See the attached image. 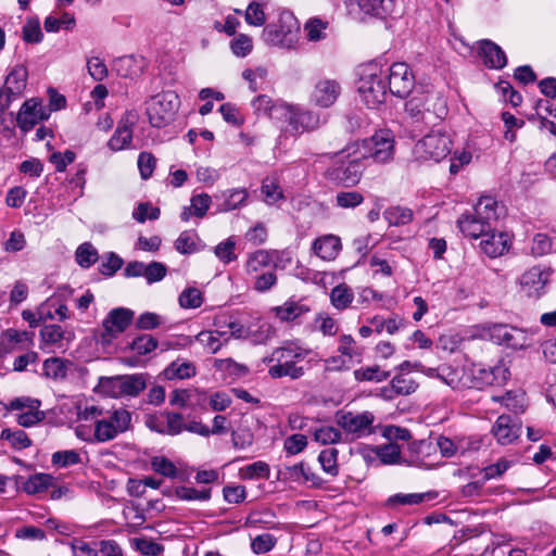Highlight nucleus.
I'll use <instances>...</instances> for the list:
<instances>
[{
	"label": "nucleus",
	"mask_w": 556,
	"mask_h": 556,
	"mask_svg": "<svg viewBox=\"0 0 556 556\" xmlns=\"http://www.w3.org/2000/svg\"><path fill=\"white\" fill-rule=\"evenodd\" d=\"M364 202L359 191H340L336 195V205L341 208H355Z\"/></svg>",
	"instance_id": "nucleus-48"
},
{
	"label": "nucleus",
	"mask_w": 556,
	"mask_h": 556,
	"mask_svg": "<svg viewBox=\"0 0 556 556\" xmlns=\"http://www.w3.org/2000/svg\"><path fill=\"white\" fill-rule=\"evenodd\" d=\"M285 253L278 250H257L251 253L248 257L245 269L249 274H255L265 267L269 266V264L274 261V256L277 258L279 255H283Z\"/></svg>",
	"instance_id": "nucleus-29"
},
{
	"label": "nucleus",
	"mask_w": 556,
	"mask_h": 556,
	"mask_svg": "<svg viewBox=\"0 0 556 556\" xmlns=\"http://www.w3.org/2000/svg\"><path fill=\"white\" fill-rule=\"evenodd\" d=\"M151 467L155 472H157L166 478L174 479L178 475V470H177L175 464L164 456L153 457L151 459Z\"/></svg>",
	"instance_id": "nucleus-50"
},
{
	"label": "nucleus",
	"mask_w": 556,
	"mask_h": 556,
	"mask_svg": "<svg viewBox=\"0 0 556 556\" xmlns=\"http://www.w3.org/2000/svg\"><path fill=\"white\" fill-rule=\"evenodd\" d=\"M338 450L334 447L323 450L318 455L324 471L332 477L338 475Z\"/></svg>",
	"instance_id": "nucleus-45"
},
{
	"label": "nucleus",
	"mask_w": 556,
	"mask_h": 556,
	"mask_svg": "<svg viewBox=\"0 0 556 556\" xmlns=\"http://www.w3.org/2000/svg\"><path fill=\"white\" fill-rule=\"evenodd\" d=\"M252 106L258 114L263 113L273 119H280L282 115V108H286V104L274 103L268 96L261 94L253 100Z\"/></svg>",
	"instance_id": "nucleus-32"
},
{
	"label": "nucleus",
	"mask_w": 556,
	"mask_h": 556,
	"mask_svg": "<svg viewBox=\"0 0 556 556\" xmlns=\"http://www.w3.org/2000/svg\"><path fill=\"white\" fill-rule=\"evenodd\" d=\"M0 438L7 440L16 450H23L31 445V440L28 438L27 433L21 429H3Z\"/></svg>",
	"instance_id": "nucleus-43"
},
{
	"label": "nucleus",
	"mask_w": 556,
	"mask_h": 556,
	"mask_svg": "<svg viewBox=\"0 0 556 556\" xmlns=\"http://www.w3.org/2000/svg\"><path fill=\"white\" fill-rule=\"evenodd\" d=\"M498 210L500 205L492 197H481L473 206V213L491 227L492 223L496 222L500 216Z\"/></svg>",
	"instance_id": "nucleus-30"
},
{
	"label": "nucleus",
	"mask_w": 556,
	"mask_h": 556,
	"mask_svg": "<svg viewBox=\"0 0 556 556\" xmlns=\"http://www.w3.org/2000/svg\"><path fill=\"white\" fill-rule=\"evenodd\" d=\"M84 419H93V440L104 443L114 440L131 427V413L123 407L103 410L91 405L81 413Z\"/></svg>",
	"instance_id": "nucleus-1"
},
{
	"label": "nucleus",
	"mask_w": 556,
	"mask_h": 556,
	"mask_svg": "<svg viewBox=\"0 0 556 556\" xmlns=\"http://www.w3.org/2000/svg\"><path fill=\"white\" fill-rule=\"evenodd\" d=\"M43 38L38 20H28L23 26V39L28 43H39Z\"/></svg>",
	"instance_id": "nucleus-62"
},
{
	"label": "nucleus",
	"mask_w": 556,
	"mask_h": 556,
	"mask_svg": "<svg viewBox=\"0 0 556 556\" xmlns=\"http://www.w3.org/2000/svg\"><path fill=\"white\" fill-rule=\"evenodd\" d=\"M552 270L548 267L533 266L519 278L521 291L529 298L539 299L546 293Z\"/></svg>",
	"instance_id": "nucleus-11"
},
{
	"label": "nucleus",
	"mask_w": 556,
	"mask_h": 556,
	"mask_svg": "<svg viewBox=\"0 0 556 556\" xmlns=\"http://www.w3.org/2000/svg\"><path fill=\"white\" fill-rule=\"evenodd\" d=\"M197 233L193 231H182L175 241L176 250L181 254H191L197 251Z\"/></svg>",
	"instance_id": "nucleus-52"
},
{
	"label": "nucleus",
	"mask_w": 556,
	"mask_h": 556,
	"mask_svg": "<svg viewBox=\"0 0 556 556\" xmlns=\"http://www.w3.org/2000/svg\"><path fill=\"white\" fill-rule=\"evenodd\" d=\"M387 80L390 92L399 98L407 97L415 86V76L404 62H396L390 66Z\"/></svg>",
	"instance_id": "nucleus-10"
},
{
	"label": "nucleus",
	"mask_w": 556,
	"mask_h": 556,
	"mask_svg": "<svg viewBox=\"0 0 556 556\" xmlns=\"http://www.w3.org/2000/svg\"><path fill=\"white\" fill-rule=\"evenodd\" d=\"M40 337L43 349H50L51 352L65 351L73 333L63 329L60 325H46L40 330Z\"/></svg>",
	"instance_id": "nucleus-20"
},
{
	"label": "nucleus",
	"mask_w": 556,
	"mask_h": 556,
	"mask_svg": "<svg viewBox=\"0 0 556 556\" xmlns=\"http://www.w3.org/2000/svg\"><path fill=\"white\" fill-rule=\"evenodd\" d=\"M338 353L348 357L349 361H353V358H359L362 356V351L358 350L356 345V341L350 334H342L339 338Z\"/></svg>",
	"instance_id": "nucleus-51"
},
{
	"label": "nucleus",
	"mask_w": 556,
	"mask_h": 556,
	"mask_svg": "<svg viewBox=\"0 0 556 556\" xmlns=\"http://www.w3.org/2000/svg\"><path fill=\"white\" fill-rule=\"evenodd\" d=\"M337 425L344 431L350 441L369 437L376 433V416L369 410L365 412H338Z\"/></svg>",
	"instance_id": "nucleus-6"
},
{
	"label": "nucleus",
	"mask_w": 556,
	"mask_h": 556,
	"mask_svg": "<svg viewBox=\"0 0 556 556\" xmlns=\"http://www.w3.org/2000/svg\"><path fill=\"white\" fill-rule=\"evenodd\" d=\"M492 433L500 444L508 445L519 438L521 424L515 421L509 415L503 414L497 417Z\"/></svg>",
	"instance_id": "nucleus-21"
},
{
	"label": "nucleus",
	"mask_w": 556,
	"mask_h": 556,
	"mask_svg": "<svg viewBox=\"0 0 556 556\" xmlns=\"http://www.w3.org/2000/svg\"><path fill=\"white\" fill-rule=\"evenodd\" d=\"M496 336L505 343L507 346L517 349L522 348L523 343L519 341V337H522L523 333L521 330L517 328H509L507 326H498L495 328Z\"/></svg>",
	"instance_id": "nucleus-44"
},
{
	"label": "nucleus",
	"mask_w": 556,
	"mask_h": 556,
	"mask_svg": "<svg viewBox=\"0 0 556 556\" xmlns=\"http://www.w3.org/2000/svg\"><path fill=\"white\" fill-rule=\"evenodd\" d=\"M480 52L483 56V63L490 68L501 70L507 64L505 52L491 40L481 41Z\"/></svg>",
	"instance_id": "nucleus-24"
},
{
	"label": "nucleus",
	"mask_w": 556,
	"mask_h": 556,
	"mask_svg": "<svg viewBox=\"0 0 556 556\" xmlns=\"http://www.w3.org/2000/svg\"><path fill=\"white\" fill-rule=\"evenodd\" d=\"M314 441L329 445L342 441V432L333 426H320L311 430Z\"/></svg>",
	"instance_id": "nucleus-35"
},
{
	"label": "nucleus",
	"mask_w": 556,
	"mask_h": 556,
	"mask_svg": "<svg viewBox=\"0 0 556 556\" xmlns=\"http://www.w3.org/2000/svg\"><path fill=\"white\" fill-rule=\"evenodd\" d=\"M26 80L27 70L23 65L14 66L8 74L3 88L8 91V94H10L11 101L13 97L22 94L26 88Z\"/></svg>",
	"instance_id": "nucleus-27"
},
{
	"label": "nucleus",
	"mask_w": 556,
	"mask_h": 556,
	"mask_svg": "<svg viewBox=\"0 0 556 556\" xmlns=\"http://www.w3.org/2000/svg\"><path fill=\"white\" fill-rule=\"evenodd\" d=\"M249 337L254 344H263L274 336V329L267 321L251 323L249 325Z\"/></svg>",
	"instance_id": "nucleus-39"
},
{
	"label": "nucleus",
	"mask_w": 556,
	"mask_h": 556,
	"mask_svg": "<svg viewBox=\"0 0 556 556\" xmlns=\"http://www.w3.org/2000/svg\"><path fill=\"white\" fill-rule=\"evenodd\" d=\"M54 477L49 473H35L30 476L24 483L23 490L30 495L39 494L53 486Z\"/></svg>",
	"instance_id": "nucleus-31"
},
{
	"label": "nucleus",
	"mask_w": 556,
	"mask_h": 556,
	"mask_svg": "<svg viewBox=\"0 0 556 556\" xmlns=\"http://www.w3.org/2000/svg\"><path fill=\"white\" fill-rule=\"evenodd\" d=\"M452 148V140L446 134L431 132L419 140L414 147L416 159L421 161L440 162L445 159Z\"/></svg>",
	"instance_id": "nucleus-9"
},
{
	"label": "nucleus",
	"mask_w": 556,
	"mask_h": 556,
	"mask_svg": "<svg viewBox=\"0 0 556 556\" xmlns=\"http://www.w3.org/2000/svg\"><path fill=\"white\" fill-rule=\"evenodd\" d=\"M156 348L157 341L150 334H141L130 343V349L138 355H146Z\"/></svg>",
	"instance_id": "nucleus-55"
},
{
	"label": "nucleus",
	"mask_w": 556,
	"mask_h": 556,
	"mask_svg": "<svg viewBox=\"0 0 556 556\" xmlns=\"http://www.w3.org/2000/svg\"><path fill=\"white\" fill-rule=\"evenodd\" d=\"M264 8L265 7L263 5L250 2L244 12L245 22L251 26H263L266 23V14L264 12Z\"/></svg>",
	"instance_id": "nucleus-56"
},
{
	"label": "nucleus",
	"mask_w": 556,
	"mask_h": 556,
	"mask_svg": "<svg viewBox=\"0 0 556 556\" xmlns=\"http://www.w3.org/2000/svg\"><path fill=\"white\" fill-rule=\"evenodd\" d=\"M195 366L189 361H174L165 369L164 375L167 379H188L195 375Z\"/></svg>",
	"instance_id": "nucleus-33"
},
{
	"label": "nucleus",
	"mask_w": 556,
	"mask_h": 556,
	"mask_svg": "<svg viewBox=\"0 0 556 556\" xmlns=\"http://www.w3.org/2000/svg\"><path fill=\"white\" fill-rule=\"evenodd\" d=\"M316 255L325 261L334 260L341 250V240L334 235H327L316 239L313 243Z\"/></svg>",
	"instance_id": "nucleus-25"
},
{
	"label": "nucleus",
	"mask_w": 556,
	"mask_h": 556,
	"mask_svg": "<svg viewBox=\"0 0 556 556\" xmlns=\"http://www.w3.org/2000/svg\"><path fill=\"white\" fill-rule=\"evenodd\" d=\"M390 386L395 395H409L418 388V383L414 379L404 376H395Z\"/></svg>",
	"instance_id": "nucleus-46"
},
{
	"label": "nucleus",
	"mask_w": 556,
	"mask_h": 556,
	"mask_svg": "<svg viewBox=\"0 0 556 556\" xmlns=\"http://www.w3.org/2000/svg\"><path fill=\"white\" fill-rule=\"evenodd\" d=\"M309 311V306H307L302 301L292 300H289L282 305L274 308L276 317L286 323L294 321L303 315L307 314Z\"/></svg>",
	"instance_id": "nucleus-28"
},
{
	"label": "nucleus",
	"mask_w": 556,
	"mask_h": 556,
	"mask_svg": "<svg viewBox=\"0 0 556 556\" xmlns=\"http://www.w3.org/2000/svg\"><path fill=\"white\" fill-rule=\"evenodd\" d=\"M434 498V495L430 492L427 493H409V494H394L388 498L389 506L396 505H417L425 501Z\"/></svg>",
	"instance_id": "nucleus-41"
},
{
	"label": "nucleus",
	"mask_w": 556,
	"mask_h": 556,
	"mask_svg": "<svg viewBox=\"0 0 556 556\" xmlns=\"http://www.w3.org/2000/svg\"><path fill=\"white\" fill-rule=\"evenodd\" d=\"M376 454L383 464H396L401 456V448L397 444L389 443L377 447Z\"/></svg>",
	"instance_id": "nucleus-59"
},
{
	"label": "nucleus",
	"mask_w": 556,
	"mask_h": 556,
	"mask_svg": "<svg viewBox=\"0 0 556 556\" xmlns=\"http://www.w3.org/2000/svg\"><path fill=\"white\" fill-rule=\"evenodd\" d=\"M493 401L502 403L515 414H521L526 409V396L521 391H507L503 396H493Z\"/></svg>",
	"instance_id": "nucleus-34"
},
{
	"label": "nucleus",
	"mask_w": 556,
	"mask_h": 556,
	"mask_svg": "<svg viewBox=\"0 0 556 556\" xmlns=\"http://www.w3.org/2000/svg\"><path fill=\"white\" fill-rule=\"evenodd\" d=\"M132 543L137 551L147 556H157L164 551L163 545L144 536L135 538Z\"/></svg>",
	"instance_id": "nucleus-53"
},
{
	"label": "nucleus",
	"mask_w": 556,
	"mask_h": 556,
	"mask_svg": "<svg viewBox=\"0 0 556 556\" xmlns=\"http://www.w3.org/2000/svg\"><path fill=\"white\" fill-rule=\"evenodd\" d=\"M135 123L136 114L132 112H126L123 118L118 122L113 136L108 141V147L110 150L117 152L131 148L132 127Z\"/></svg>",
	"instance_id": "nucleus-19"
},
{
	"label": "nucleus",
	"mask_w": 556,
	"mask_h": 556,
	"mask_svg": "<svg viewBox=\"0 0 556 556\" xmlns=\"http://www.w3.org/2000/svg\"><path fill=\"white\" fill-rule=\"evenodd\" d=\"M357 90L369 109L378 108L387 98V74L374 65L366 67L358 79Z\"/></svg>",
	"instance_id": "nucleus-4"
},
{
	"label": "nucleus",
	"mask_w": 556,
	"mask_h": 556,
	"mask_svg": "<svg viewBox=\"0 0 556 556\" xmlns=\"http://www.w3.org/2000/svg\"><path fill=\"white\" fill-rule=\"evenodd\" d=\"M156 166V159L150 152H141L138 156V168L142 179H149Z\"/></svg>",
	"instance_id": "nucleus-63"
},
{
	"label": "nucleus",
	"mask_w": 556,
	"mask_h": 556,
	"mask_svg": "<svg viewBox=\"0 0 556 556\" xmlns=\"http://www.w3.org/2000/svg\"><path fill=\"white\" fill-rule=\"evenodd\" d=\"M103 391L112 397L137 396L147 387L144 374L105 377L100 381Z\"/></svg>",
	"instance_id": "nucleus-8"
},
{
	"label": "nucleus",
	"mask_w": 556,
	"mask_h": 556,
	"mask_svg": "<svg viewBox=\"0 0 556 556\" xmlns=\"http://www.w3.org/2000/svg\"><path fill=\"white\" fill-rule=\"evenodd\" d=\"M178 301L182 308H198L203 303V295L199 289L190 287L180 293Z\"/></svg>",
	"instance_id": "nucleus-49"
},
{
	"label": "nucleus",
	"mask_w": 556,
	"mask_h": 556,
	"mask_svg": "<svg viewBox=\"0 0 556 556\" xmlns=\"http://www.w3.org/2000/svg\"><path fill=\"white\" fill-rule=\"evenodd\" d=\"M253 48L252 39L245 34H240L235 37L230 42V49L237 56H247Z\"/></svg>",
	"instance_id": "nucleus-60"
},
{
	"label": "nucleus",
	"mask_w": 556,
	"mask_h": 556,
	"mask_svg": "<svg viewBox=\"0 0 556 556\" xmlns=\"http://www.w3.org/2000/svg\"><path fill=\"white\" fill-rule=\"evenodd\" d=\"M440 380L454 390L471 388V381L465 376L463 367H453L447 364L440 365Z\"/></svg>",
	"instance_id": "nucleus-23"
},
{
	"label": "nucleus",
	"mask_w": 556,
	"mask_h": 556,
	"mask_svg": "<svg viewBox=\"0 0 556 556\" xmlns=\"http://www.w3.org/2000/svg\"><path fill=\"white\" fill-rule=\"evenodd\" d=\"M341 85L336 79H319L311 93V101L319 108H330L341 94Z\"/></svg>",
	"instance_id": "nucleus-18"
},
{
	"label": "nucleus",
	"mask_w": 556,
	"mask_h": 556,
	"mask_svg": "<svg viewBox=\"0 0 556 556\" xmlns=\"http://www.w3.org/2000/svg\"><path fill=\"white\" fill-rule=\"evenodd\" d=\"M261 192L267 204H275L283 199V193L278 184L273 179H265L262 184Z\"/></svg>",
	"instance_id": "nucleus-57"
},
{
	"label": "nucleus",
	"mask_w": 556,
	"mask_h": 556,
	"mask_svg": "<svg viewBox=\"0 0 556 556\" xmlns=\"http://www.w3.org/2000/svg\"><path fill=\"white\" fill-rule=\"evenodd\" d=\"M51 460L53 465L64 468L80 463V456L74 450L59 451L52 455Z\"/></svg>",
	"instance_id": "nucleus-64"
},
{
	"label": "nucleus",
	"mask_w": 556,
	"mask_h": 556,
	"mask_svg": "<svg viewBox=\"0 0 556 556\" xmlns=\"http://www.w3.org/2000/svg\"><path fill=\"white\" fill-rule=\"evenodd\" d=\"M509 376V369L503 363L489 367H478L472 371L475 383L471 384V388L502 386L508 380Z\"/></svg>",
	"instance_id": "nucleus-17"
},
{
	"label": "nucleus",
	"mask_w": 556,
	"mask_h": 556,
	"mask_svg": "<svg viewBox=\"0 0 556 556\" xmlns=\"http://www.w3.org/2000/svg\"><path fill=\"white\" fill-rule=\"evenodd\" d=\"M482 251L490 257H497L507 251V235L504 232L488 231L480 242Z\"/></svg>",
	"instance_id": "nucleus-26"
},
{
	"label": "nucleus",
	"mask_w": 556,
	"mask_h": 556,
	"mask_svg": "<svg viewBox=\"0 0 556 556\" xmlns=\"http://www.w3.org/2000/svg\"><path fill=\"white\" fill-rule=\"evenodd\" d=\"M394 136L388 129L376 131L370 138L355 144L354 154L363 160L371 159L376 163H388L394 156Z\"/></svg>",
	"instance_id": "nucleus-5"
},
{
	"label": "nucleus",
	"mask_w": 556,
	"mask_h": 556,
	"mask_svg": "<svg viewBox=\"0 0 556 556\" xmlns=\"http://www.w3.org/2000/svg\"><path fill=\"white\" fill-rule=\"evenodd\" d=\"M134 311L125 307L111 309L102 323V342L110 343L113 338L124 332L134 319Z\"/></svg>",
	"instance_id": "nucleus-15"
},
{
	"label": "nucleus",
	"mask_w": 556,
	"mask_h": 556,
	"mask_svg": "<svg viewBox=\"0 0 556 556\" xmlns=\"http://www.w3.org/2000/svg\"><path fill=\"white\" fill-rule=\"evenodd\" d=\"M220 334L222 333L218 331H201L195 337V340L210 353H216L222 348V343L218 338Z\"/></svg>",
	"instance_id": "nucleus-61"
},
{
	"label": "nucleus",
	"mask_w": 556,
	"mask_h": 556,
	"mask_svg": "<svg viewBox=\"0 0 556 556\" xmlns=\"http://www.w3.org/2000/svg\"><path fill=\"white\" fill-rule=\"evenodd\" d=\"M383 216L389 225L403 226L413 220L414 213L408 207L391 206L384 211Z\"/></svg>",
	"instance_id": "nucleus-37"
},
{
	"label": "nucleus",
	"mask_w": 556,
	"mask_h": 556,
	"mask_svg": "<svg viewBox=\"0 0 556 556\" xmlns=\"http://www.w3.org/2000/svg\"><path fill=\"white\" fill-rule=\"evenodd\" d=\"M239 476L244 480L266 479L269 476V466L258 460L240 468Z\"/></svg>",
	"instance_id": "nucleus-42"
},
{
	"label": "nucleus",
	"mask_w": 556,
	"mask_h": 556,
	"mask_svg": "<svg viewBox=\"0 0 556 556\" xmlns=\"http://www.w3.org/2000/svg\"><path fill=\"white\" fill-rule=\"evenodd\" d=\"M295 18L290 12H282L279 16L278 23H271L264 27L262 38L268 46L285 47L291 39L289 38L292 27L295 24Z\"/></svg>",
	"instance_id": "nucleus-12"
},
{
	"label": "nucleus",
	"mask_w": 556,
	"mask_h": 556,
	"mask_svg": "<svg viewBox=\"0 0 556 556\" xmlns=\"http://www.w3.org/2000/svg\"><path fill=\"white\" fill-rule=\"evenodd\" d=\"M161 211L156 206H152L149 202L139 203L132 212V217L138 223H144L147 219L156 220L160 217Z\"/></svg>",
	"instance_id": "nucleus-58"
},
{
	"label": "nucleus",
	"mask_w": 556,
	"mask_h": 556,
	"mask_svg": "<svg viewBox=\"0 0 556 556\" xmlns=\"http://www.w3.org/2000/svg\"><path fill=\"white\" fill-rule=\"evenodd\" d=\"M70 363L59 357H51L43 362V374L53 380H63L67 376Z\"/></svg>",
	"instance_id": "nucleus-38"
},
{
	"label": "nucleus",
	"mask_w": 556,
	"mask_h": 556,
	"mask_svg": "<svg viewBox=\"0 0 556 556\" xmlns=\"http://www.w3.org/2000/svg\"><path fill=\"white\" fill-rule=\"evenodd\" d=\"M76 261L79 266L89 268L98 261V252L92 244L85 242L76 250Z\"/></svg>",
	"instance_id": "nucleus-47"
},
{
	"label": "nucleus",
	"mask_w": 556,
	"mask_h": 556,
	"mask_svg": "<svg viewBox=\"0 0 556 556\" xmlns=\"http://www.w3.org/2000/svg\"><path fill=\"white\" fill-rule=\"evenodd\" d=\"M236 241L233 238H228L215 247L214 253L216 257L225 264L237 260L235 253Z\"/></svg>",
	"instance_id": "nucleus-54"
},
{
	"label": "nucleus",
	"mask_w": 556,
	"mask_h": 556,
	"mask_svg": "<svg viewBox=\"0 0 556 556\" xmlns=\"http://www.w3.org/2000/svg\"><path fill=\"white\" fill-rule=\"evenodd\" d=\"M348 13L357 20L364 16L383 18L392 13V0H343Z\"/></svg>",
	"instance_id": "nucleus-14"
},
{
	"label": "nucleus",
	"mask_w": 556,
	"mask_h": 556,
	"mask_svg": "<svg viewBox=\"0 0 556 556\" xmlns=\"http://www.w3.org/2000/svg\"><path fill=\"white\" fill-rule=\"evenodd\" d=\"M283 119L292 134H301L303 131H311L319 127L320 117L318 114L311 111H302L298 108L287 105L282 108Z\"/></svg>",
	"instance_id": "nucleus-13"
},
{
	"label": "nucleus",
	"mask_w": 556,
	"mask_h": 556,
	"mask_svg": "<svg viewBox=\"0 0 556 556\" xmlns=\"http://www.w3.org/2000/svg\"><path fill=\"white\" fill-rule=\"evenodd\" d=\"M353 299L354 293L345 283L336 286L330 292L331 304L340 311L348 308Z\"/></svg>",
	"instance_id": "nucleus-36"
},
{
	"label": "nucleus",
	"mask_w": 556,
	"mask_h": 556,
	"mask_svg": "<svg viewBox=\"0 0 556 556\" xmlns=\"http://www.w3.org/2000/svg\"><path fill=\"white\" fill-rule=\"evenodd\" d=\"M459 230L469 238L477 239L483 237L488 231L492 229L486 222L479 218L475 213L464 214L459 217L458 222Z\"/></svg>",
	"instance_id": "nucleus-22"
},
{
	"label": "nucleus",
	"mask_w": 556,
	"mask_h": 556,
	"mask_svg": "<svg viewBox=\"0 0 556 556\" xmlns=\"http://www.w3.org/2000/svg\"><path fill=\"white\" fill-rule=\"evenodd\" d=\"M178 96L172 91L151 97L146 102V112L151 126L161 128L169 124L178 109Z\"/></svg>",
	"instance_id": "nucleus-7"
},
{
	"label": "nucleus",
	"mask_w": 556,
	"mask_h": 556,
	"mask_svg": "<svg viewBox=\"0 0 556 556\" xmlns=\"http://www.w3.org/2000/svg\"><path fill=\"white\" fill-rule=\"evenodd\" d=\"M49 113L36 99L25 101L16 116V123L23 132H28L40 121L47 119Z\"/></svg>",
	"instance_id": "nucleus-16"
},
{
	"label": "nucleus",
	"mask_w": 556,
	"mask_h": 556,
	"mask_svg": "<svg viewBox=\"0 0 556 556\" xmlns=\"http://www.w3.org/2000/svg\"><path fill=\"white\" fill-rule=\"evenodd\" d=\"M354 378L356 381H372V382H381L389 378L390 372L384 371L378 365L361 367L355 369Z\"/></svg>",
	"instance_id": "nucleus-40"
},
{
	"label": "nucleus",
	"mask_w": 556,
	"mask_h": 556,
	"mask_svg": "<svg viewBox=\"0 0 556 556\" xmlns=\"http://www.w3.org/2000/svg\"><path fill=\"white\" fill-rule=\"evenodd\" d=\"M353 147H348L342 151L334 153L331 159L332 164L325 170V177L329 181L344 187H353L358 184L362 176L361 157L354 154Z\"/></svg>",
	"instance_id": "nucleus-3"
},
{
	"label": "nucleus",
	"mask_w": 556,
	"mask_h": 556,
	"mask_svg": "<svg viewBox=\"0 0 556 556\" xmlns=\"http://www.w3.org/2000/svg\"><path fill=\"white\" fill-rule=\"evenodd\" d=\"M309 353L311 350L304 349L294 342H286L265 357L264 363L271 364L268 375L273 379L290 377L295 380L304 375V368L296 366V363L303 361Z\"/></svg>",
	"instance_id": "nucleus-2"
}]
</instances>
